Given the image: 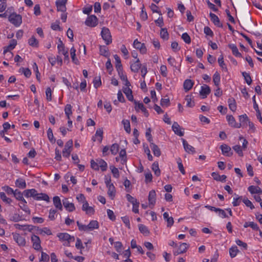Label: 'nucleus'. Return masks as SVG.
<instances>
[{
	"instance_id": "obj_1",
	"label": "nucleus",
	"mask_w": 262,
	"mask_h": 262,
	"mask_svg": "<svg viewBox=\"0 0 262 262\" xmlns=\"http://www.w3.org/2000/svg\"><path fill=\"white\" fill-rule=\"evenodd\" d=\"M9 21L16 27H18L22 23V17L19 14L11 13L8 17Z\"/></svg>"
},
{
	"instance_id": "obj_2",
	"label": "nucleus",
	"mask_w": 262,
	"mask_h": 262,
	"mask_svg": "<svg viewBox=\"0 0 262 262\" xmlns=\"http://www.w3.org/2000/svg\"><path fill=\"white\" fill-rule=\"evenodd\" d=\"M101 35L106 45H109L112 42L111 32L107 28L103 27L102 29Z\"/></svg>"
},
{
	"instance_id": "obj_3",
	"label": "nucleus",
	"mask_w": 262,
	"mask_h": 262,
	"mask_svg": "<svg viewBox=\"0 0 262 262\" xmlns=\"http://www.w3.org/2000/svg\"><path fill=\"white\" fill-rule=\"evenodd\" d=\"M85 24L89 27H94L98 24V18L94 15H90L86 19Z\"/></svg>"
},
{
	"instance_id": "obj_4",
	"label": "nucleus",
	"mask_w": 262,
	"mask_h": 262,
	"mask_svg": "<svg viewBox=\"0 0 262 262\" xmlns=\"http://www.w3.org/2000/svg\"><path fill=\"white\" fill-rule=\"evenodd\" d=\"M31 241L33 243V247L36 250H40L41 249V246L40 245L41 241L39 237L36 235H32L31 236Z\"/></svg>"
},
{
	"instance_id": "obj_5",
	"label": "nucleus",
	"mask_w": 262,
	"mask_h": 262,
	"mask_svg": "<svg viewBox=\"0 0 262 262\" xmlns=\"http://www.w3.org/2000/svg\"><path fill=\"white\" fill-rule=\"evenodd\" d=\"M73 146V141L72 140H69L66 144L64 148L62 151V155L63 157L68 158L71 154V150L70 149Z\"/></svg>"
},
{
	"instance_id": "obj_6",
	"label": "nucleus",
	"mask_w": 262,
	"mask_h": 262,
	"mask_svg": "<svg viewBox=\"0 0 262 262\" xmlns=\"http://www.w3.org/2000/svg\"><path fill=\"white\" fill-rule=\"evenodd\" d=\"M60 240L62 241H68L69 243L74 241V236H71L67 233H60L57 235Z\"/></svg>"
},
{
	"instance_id": "obj_7",
	"label": "nucleus",
	"mask_w": 262,
	"mask_h": 262,
	"mask_svg": "<svg viewBox=\"0 0 262 262\" xmlns=\"http://www.w3.org/2000/svg\"><path fill=\"white\" fill-rule=\"evenodd\" d=\"M220 148L222 150V154L228 157H230L233 155L230 147L227 144H223L221 145Z\"/></svg>"
},
{
	"instance_id": "obj_8",
	"label": "nucleus",
	"mask_w": 262,
	"mask_h": 262,
	"mask_svg": "<svg viewBox=\"0 0 262 262\" xmlns=\"http://www.w3.org/2000/svg\"><path fill=\"white\" fill-rule=\"evenodd\" d=\"M134 46L137 49H139L142 54H144L146 52V48L144 43H141L138 39H136L134 41Z\"/></svg>"
},
{
	"instance_id": "obj_9",
	"label": "nucleus",
	"mask_w": 262,
	"mask_h": 262,
	"mask_svg": "<svg viewBox=\"0 0 262 262\" xmlns=\"http://www.w3.org/2000/svg\"><path fill=\"white\" fill-rule=\"evenodd\" d=\"M62 203L64 208L69 212H72L75 210L74 204L72 203H70L68 199L63 200Z\"/></svg>"
},
{
	"instance_id": "obj_10",
	"label": "nucleus",
	"mask_w": 262,
	"mask_h": 262,
	"mask_svg": "<svg viewBox=\"0 0 262 262\" xmlns=\"http://www.w3.org/2000/svg\"><path fill=\"white\" fill-rule=\"evenodd\" d=\"M209 16L210 17L211 20L213 22L214 25L218 27H223V25L221 23L220 19L217 15L211 12L209 14Z\"/></svg>"
},
{
	"instance_id": "obj_11",
	"label": "nucleus",
	"mask_w": 262,
	"mask_h": 262,
	"mask_svg": "<svg viewBox=\"0 0 262 262\" xmlns=\"http://www.w3.org/2000/svg\"><path fill=\"white\" fill-rule=\"evenodd\" d=\"M226 117L228 121V123L231 126L235 128H239L241 126V123H236L233 116L228 115Z\"/></svg>"
},
{
	"instance_id": "obj_12",
	"label": "nucleus",
	"mask_w": 262,
	"mask_h": 262,
	"mask_svg": "<svg viewBox=\"0 0 262 262\" xmlns=\"http://www.w3.org/2000/svg\"><path fill=\"white\" fill-rule=\"evenodd\" d=\"M134 103L136 105L135 109L138 111V109H140L144 113L145 117H147L149 115L148 112L146 108L144 107L142 103H140L137 101H134Z\"/></svg>"
},
{
	"instance_id": "obj_13",
	"label": "nucleus",
	"mask_w": 262,
	"mask_h": 262,
	"mask_svg": "<svg viewBox=\"0 0 262 262\" xmlns=\"http://www.w3.org/2000/svg\"><path fill=\"white\" fill-rule=\"evenodd\" d=\"M210 92L211 90L209 86L207 85H204L201 86L200 94L202 96L203 98H205L210 94Z\"/></svg>"
},
{
	"instance_id": "obj_14",
	"label": "nucleus",
	"mask_w": 262,
	"mask_h": 262,
	"mask_svg": "<svg viewBox=\"0 0 262 262\" xmlns=\"http://www.w3.org/2000/svg\"><path fill=\"white\" fill-rule=\"evenodd\" d=\"M13 238L19 246H25L26 245V240L25 238L20 236L19 234L13 235Z\"/></svg>"
},
{
	"instance_id": "obj_15",
	"label": "nucleus",
	"mask_w": 262,
	"mask_h": 262,
	"mask_svg": "<svg viewBox=\"0 0 262 262\" xmlns=\"http://www.w3.org/2000/svg\"><path fill=\"white\" fill-rule=\"evenodd\" d=\"M182 140L183 142V144L185 150L187 152H188L189 154L195 153V151L194 148L193 146L188 144L187 142L185 139H182Z\"/></svg>"
},
{
	"instance_id": "obj_16",
	"label": "nucleus",
	"mask_w": 262,
	"mask_h": 262,
	"mask_svg": "<svg viewBox=\"0 0 262 262\" xmlns=\"http://www.w3.org/2000/svg\"><path fill=\"white\" fill-rule=\"evenodd\" d=\"M24 195L27 198L32 197L36 200L38 193L35 189H27L24 192Z\"/></svg>"
},
{
	"instance_id": "obj_17",
	"label": "nucleus",
	"mask_w": 262,
	"mask_h": 262,
	"mask_svg": "<svg viewBox=\"0 0 262 262\" xmlns=\"http://www.w3.org/2000/svg\"><path fill=\"white\" fill-rule=\"evenodd\" d=\"M141 67V64L140 63L139 59H137L134 63L130 64V70L134 73L138 72Z\"/></svg>"
},
{
	"instance_id": "obj_18",
	"label": "nucleus",
	"mask_w": 262,
	"mask_h": 262,
	"mask_svg": "<svg viewBox=\"0 0 262 262\" xmlns=\"http://www.w3.org/2000/svg\"><path fill=\"white\" fill-rule=\"evenodd\" d=\"M172 130L176 134L182 137L184 135V132L181 130L180 126L179 124L174 122L172 126Z\"/></svg>"
},
{
	"instance_id": "obj_19",
	"label": "nucleus",
	"mask_w": 262,
	"mask_h": 262,
	"mask_svg": "<svg viewBox=\"0 0 262 262\" xmlns=\"http://www.w3.org/2000/svg\"><path fill=\"white\" fill-rule=\"evenodd\" d=\"M156 193L154 190L149 191L148 195V201L149 205H154L156 203Z\"/></svg>"
},
{
	"instance_id": "obj_20",
	"label": "nucleus",
	"mask_w": 262,
	"mask_h": 262,
	"mask_svg": "<svg viewBox=\"0 0 262 262\" xmlns=\"http://www.w3.org/2000/svg\"><path fill=\"white\" fill-rule=\"evenodd\" d=\"M106 187L108 188L107 194L108 196L111 198L112 200H113L116 193V189L115 186H114L113 184H111V185Z\"/></svg>"
},
{
	"instance_id": "obj_21",
	"label": "nucleus",
	"mask_w": 262,
	"mask_h": 262,
	"mask_svg": "<svg viewBox=\"0 0 262 262\" xmlns=\"http://www.w3.org/2000/svg\"><path fill=\"white\" fill-rule=\"evenodd\" d=\"M99 227L98 222L96 220L91 221L88 225V229L89 231H92L94 229H98Z\"/></svg>"
},
{
	"instance_id": "obj_22",
	"label": "nucleus",
	"mask_w": 262,
	"mask_h": 262,
	"mask_svg": "<svg viewBox=\"0 0 262 262\" xmlns=\"http://www.w3.org/2000/svg\"><path fill=\"white\" fill-rule=\"evenodd\" d=\"M193 82L190 79H186L183 83L184 89L185 92L189 91L193 85Z\"/></svg>"
},
{
	"instance_id": "obj_23",
	"label": "nucleus",
	"mask_w": 262,
	"mask_h": 262,
	"mask_svg": "<svg viewBox=\"0 0 262 262\" xmlns=\"http://www.w3.org/2000/svg\"><path fill=\"white\" fill-rule=\"evenodd\" d=\"M150 148L154 153V155L155 156L159 157L161 155V150L159 147L154 144V143H151L150 144Z\"/></svg>"
},
{
	"instance_id": "obj_24",
	"label": "nucleus",
	"mask_w": 262,
	"mask_h": 262,
	"mask_svg": "<svg viewBox=\"0 0 262 262\" xmlns=\"http://www.w3.org/2000/svg\"><path fill=\"white\" fill-rule=\"evenodd\" d=\"M53 204L55 207L59 209L60 210H62V206L61 203L60 199L58 196H55L53 199Z\"/></svg>"
},
{
	"instance_id": "obj_25",
	"label": "nucleus",
	"mask_w": 262,
	"mask_h": 262,
	"mask_svg": "<svg viewBox=\"0 0 262 262\" xmlns=\"http://www.w3.org/2000/svg\"><path fill=\"white\" fill-rule=\"evenodd\" d=\"M213 179L217 181L225 182L227 177L225 175L220 176L217 172H213L211 173Z\"/></svg>"
},
{
	"instance_id": "obj_26",
	"label": "nucleus",
	"mask_w": 262,
	"mask_h": 262,
	"mask_svg": "<svg viewBox=\"0 0 262 262\" xmlns=\"http://www.w3.org/2000/svg\"><path fill=\"white\" fill-rule=\"evenodd\" d=\"M248 190L252 194L254 193H258L261 194L262 193V190L260 187L258 186H255L253 185L250 186L248 188Z\"/></svg>"
},
{
	"instance_id": "obj_27",
	"label": "nucleus",
	"mask_w": 262,
	"mask_h": 262,
	"mask_svg": "<svg viewBox=\"0 0 262 262\" xmlns=\"http://www.w3.org/2000/svg\"><path fill=\"white\" fill-rule=\"evenodd\" d=\"M163 217L167 223V226L168 227H170L174 222L173 217L171 216L169 217L167 212L164 213Z\"/></svg>"
},
{
	"instance_id": "obj_28",
	"label": "nucleus",
	"mask_w": 262,
	"mask_h": 262,
	"mask_svg": "<svg viewBox=\"0 0 262 262\" xmlns=\"http://www.w3.org/2000/svg\"><path fill=\"white\" fill-rule=\"evenodd\" d=\"M229 107L232 112H235L236 110V103L235 100L233 98H229L228 100Z\"/></svg>"
},
{
	"instance_id": "obj_29",
	"label": "nucleus",
	"mask_w": 262,
	"mask_h": 262,
	"mask_svg": "<svg viewBox=\"0 0 262 262\" xmlns=\"http://www.w3.org/2000/svg\"><path fill=\"white\" fill-rule=\"evenodd\" d=\"M229 47L231 49L232 54L236 57H242V54L238 52L237 47L234 44L229 45Z\"/></svg>"
},
{
	"instance_id": "obj_30",
	"label": "nucleus",
	"mask_w": 262,
	"mask_h": 262,
	"mask_svg": "<svg viewBox=\"0 0 262 262\" xmlns=\"http://www.w3.org/2000/svg\"><path fill=\"white\" fill-rule=\"evenodd\" d=\"M36 200H43L49 202L50 201V198L47 194L40 193L37 194Z\"/></svg>"
},
{
	"instance_id": "obj_31",
	"label": "nucleus",
	"mask_w": 262,
	"mask_h": 262,
	"mask_svg": "<svg viewBox=\"0 0 262 262\" xmlns=\"http://www.w3.org/2000/svg\"><path fill=\"white\" fill-rule=\"evenodd\" d=\"M114 57L116 61V68L117 71L122 70V65L121 64L120 57L117 55H114Z\"/></svg>"
},
{
	"instance_id": "obj_32",
	"label": "nucleus",
	"mask_w": 262,
	"mask_h": 262,
	"mask_svg": "<svg viewBox=\"0 0 262 262\" xmlns=\"http://www.w3.org/2000/svg\"><path fill=\"white\" fill-rule=\"evenodd\" d=\"M14 226L16 229L21 230L23 231L28 230L29 231H31L32 230V228H31V226L27 225H21L18 224H16L14 225Z\"/></svg>"
},
{
	"instance_id": "obj_33",
	"label": "nucleus",
	"mask_w": 262,
	"mask_h": 262,
	"mask_svg": "<svg viewBox=\"0 0 262 262\" xmlns=\"http://www.w3.org/2000/svg\"><path fill=\"white\" fill-rule=\"evenodd\" d=\"M29 45L32 47L37 48L38 47V41L36 39V38L34 37V36H32L29 40H28Z\"/></svg>"
},
{
	"instance_id": "obj_34",
	"label": "nucleus",
	"mask_w": 262,
	"mask_h": 262,
	"mask_svg": "<svg viewBox=\"0 0 262 262\" xmlns=\"http://www.w3.org/2000/svg\"><path fill=\"white\" fill-rule=\"evenodd\" d=\"M100 53L101 55L106 57L109 56L108 50L107 48L105 46H100L99 48Z\"/></svg>"
},
{
	"instance_id": "obj_35",
	"label": "nucleus",
	"mask_w": 262,
	"mask_h": 262,
	"mask_svg": "<svg viewBox=\"0 0 262 262\" xmlns=\"http://www.w3.org/2000/svg\"><path fill=\"white\" fill-rule=\"evenodd\" d=\"M220 78V74L217 72H216L213 76V82L216 87L219 86Z\"/></svg>"
},
{
	"instance_id": "obj_36",
	"label": "nucleus",
	"mask_w": 262,
	"mask_h": 262,
	"mask_svg": "<svg viewBox=\"0 0 262 262\" xmlns=\"http://www.w3.org/2000/svg\"><path fill=\"white\" fill-rule=\"evenodd\" d=\"M15 185L17 187L20 188H25L26 187V183L24 180L23 179H18L15 182Z\"/></svg>"
},
{
	"instance_id": "obj_37",
	"label": "nucleus",
	"mask_w": 262,
	"mask_h": 262,
	"mask_svg": "<svg viewBox=\"0 0 262 262\" xmlns=\"http://www.w3.org/2000/svg\"><path fill=\"white\" fill-rule=\"evenodd\" d=\"M139 229L140 231L145 236H147L149 234V231L146 226L143 224L139 225Z\"/></svg>"
},
{
	"instance_id": "obj_38",
	"label": "nucleus",
	"mask_w": 262,
	"mask_h": 262,
	"mask_svg": "<svg viewBox=\"0 0 262 262\" xmlns=\"http://www.w3.org/2000/svg\"><path fill=\"white\" fill-rule=\"evenodd\" d=\"M234 195L236 196L235 198H233V201L232 202V204L233 206H239L241 201H243V197L242 196H238L236 194H234Z\"/></svg>"
},
{
	"instance_id": "obj_39",
	"label": "nucleus",
	"mask_w": 262,
	"mask_h": 262,
	"mask_svg": "<svg viewBox=\"0 0 262 262\" xmlns=\"http://www.w3.org/2000/svg\"><path fill=\"white\" fill-rule=\"evenodd\" d=\"M152 170L154 171L155 175L157 176H159L160 175L161 171L157 162H155L152 164Z\"/></svg>"
},
{
	"instance_id": "obj_40",
	"label": "nucleus",
	"mask_w": 262,
	"mask_h": 262,
	"mask_svg": "<svg viewBox=\"0 0 262 262\" xmlns=\"http://www.w3.org/2000/svg\"><path fill=\"white\" fill-rule=\"evenodd\" d=\"M238 252L239 250L236 246H233L229 249V254L231 258L235 257Z\"/></svg>"
},
{
	"instance_id": "obj_41",
	"label": "nucleus",
	"mask_w": 262,
	"mask_h": 262,
	"mask_svg": "<svg viewBox=\"0 0 262 262\" xmlns=\"http://www.w3.org/2000/svg\"><path fill=\"white\" fill-rule=\"evenodd\" d=\"M13 195L17 200L21 201L24 203H27L26 200L23 198V194L20 191H18L17 190H15Z\"/></svg>"
},
{
	"instance_id": "obj_42",
	"label": "nucleus",
	"mask_w": 262,
	"mask_h": 262,
	"mask_svg": "<svg viewBox=\"0 0 262 262\" xmlns=\"http://www.w3.org/2000/svg\"><path fill=\"white\" fill-rule=\"evenodd\" d=\"M160 36L162 38L165 40H168L169 38V34L166 28H162L160 32Z\"/></svg>"
},
{
	"instance_id": "obj_43",
	"label": "nucleus",
	"mask_w": 262,
	"mask_h": 262,
	"mask_svg": "<svg viewBox=\"0 0 262 262\" xmlns=\"http://www.w3.org/2000/svg\"><path fill=\"white\" fill-rule=\"evenodd\" d=\"M47 136L49 141L52 143H54L56 141L54 137L52 129L49 128L47 130Z\"/></svg>"
},
{
	"instance_id": "obj_44",
	"label": "nucleus",
	"mask_w": 262,
	"mask_h": 262,
	"mask_svg": "<svg viewBox=\"0 0 262 262\" xmlns=\"http://www.w3.org/2000/svg\"><path fill=\"white\" fill-rule=\"evenodd\" d=\"M76 50L74 47H72L71 49V56L73 62L75 64H78L79 61L78 59L76 57Z\"/></svg>"
},
{
	"instance_id": "obj_45",
	"label": "nucleus",
	"mask_w": 262,
	"mask_h": 262,
	"mask_svg": "<svg viewBox=\"0 0 262 262\" xmlns=\"http://www.w3.org/2000/svg\"><path fill=\"white\" fill-rule=\"evenodd\" d=\"M97 162H98L99 164V167H100L102 170V171H104L106 170L107 164L103 160L100 159L99 160H97Z\"/></svg>"
},
{
	"instance_id": "obj_46",
	"label": "nucleus",
	"mask_w": 262,
	"mask_h": 262,
	"mask_svg": "<svg viewBox=\"0 0 262 262\" xmlns=\"http://www.w3.org/2000/svg\"><path fill=\"white\" fill-rule=\"evenodd\" d=\"M124 128L127 133H130V122L128 120H123L122 121Z\"/></svg>"
},
{
	"instance_id": "obj_47",
	"label": "nucleus",
	"mask_w": 262,
	"mask_h": 262,
	"mask_svg": "<svg viewBox=\"0 0 262 262\" xmlns=\"http://www.w3.org/2000/svg\"><path fill=\"white\" fill-rule=\"evenodd\" d=\"M59 43L58 45L57 48L58 50V52L59 53H65L66 54V52L68 51L65 50L64 44L60 39L59 40Z\"/></svg>"
},
{
	"instance_id": "obj_48",
	"label": "nucleus",
	"mask_w": 262,
	"mask_h": 262,
	"mask_svg": "<svg viewBox=\"0 0 262 262\" xmlns=\"http://www.w3.org/2000/svg\"><path fill=\"white\" fill-rule=\"evenodd\" d=\"M65 114L68 119H70V116L72 114V106L71 104H67L64 108Z\"/></svg>"
},
{
	"instance_id": "obj_49",
	"label": "nucleus",
	"mask_w": 262,
	"mask_h": 262,
	"mask_svg": "<svg viewBox=\"0 0 262 262\" xmlns=\"http://www.w3.org/2000/svg\"><path fill=\"white\" fill-rule=\"evenodd\" d=\"M119 149V145L117 143H114L111 146L110 150H111L112 154L115 155L118 152Z\"/></svg>"
},
{
	"instance_id": "obj_50",
	"label": "nucleus",
	"mask_w": 262,
	"mask_h": 262,
	"mask_svg": "<svg viewBox=\"0 0 262 262\" xmlns=\"http://www.w3.org/2000/svg\"><path fill=\"white\" fill-rule=\"evenodd\" d=\"M242 75L243 77H244V79L246 82V83L248 85H250L252 83V79L249 75V74L246 73V72H244L242 73Z\"/></svg>"
},
{
	"instance_id": "obj_51",
	"label": "nucleus",
	"mask_w": 262,
	"mask_h": 262,
	"mask_svg": "<svg viewBox=\"0 0 262 262\" xmlns=\"http://www.w3.org/2000/svg\"><path fill=\"white\" fill-rule=\"evenodd\" d=\"M50 259V257L48 254L42 251L41 253V257L39 259L40 261L43 262H49Z\"/></svg>"
},
{
	"instance_id": "obj_52",
	"label": "nucleus",
	"mask_w": 262,
	"mask_h": 262,
	"mask_svg": "<svg viewBox=\"0 0 262 262\" xmlns=\"http://www.w3.org/2000/svg\"><path fill=\"white\" fill-rule=\"evenodd\" d=\"M33 69L34 71L35 72L36 79H37V80L38 81H40V74L39 72L37 65L35 62H34L33 64Z\"/></svg>"
},
{
	"instance_id": "obj_53",
	"label": "nucleus",
	"mask_w": 262,
	"mask_h": 262,
	"mask_svg": "<svg viewBox=\"0 0 262 262\" xmlns=\"http://www.w3.org/2000/svg\"><path fill=\"white\" fill-rule=\"evenodd\" d=\"M177 163L179 170L183 174H184L185 173V171L180 158H179L177 160Z\"/></svg>"
},
{
	"instance_id": "obj_54",
	"label": "nucleus",
	"mask_w": 262,
	"mask_h": 262,
	"mask_svg": "<svg viewBox=\"0 0 262 262\" xmlns=\"http://www.w3.org/2000/svg\"><path fill=\"white\" fill-rule=\"evenodd\" d=\"M243 202L247 207H250L251 209H253L254 208V206L252 203V202L247 198H244L243 200Z\"/></svg>"
},
{
	"instance_id": "obj_55",
	"label": "nucleus",
	"mask_w": 262,
	"mask_h": 262,
	"mask_svg": "<svg viewBox=\"0 0 262 262\" xmlns=\"http://www.w3.org/2000/svg\"><path fill=\"white\" fill-rule=\"evenodd\" d=\"M218 62L220 64V66L223 69H225L226 70H227V67L226 66L225 63L224 61V57L222 55H221L220 57L218 59Z\"/></svg>"
},
{
	"instance_id": "obj_56",
	"label": "nucleus",
	"mask_w": 262,
	"mask_h": 262,
	"mask_svg": "<svg viewBox=\"0 0 262 262\" xmlns=\"http://www.w3.org/2000/svg\"><path fill=\"white\" fill-rule=\"evenodd\" d=\"M239 117L240 121L239 123H241V125L242 124L244 125L245 123H247L249 121L248 116L246 114L241 115Z\"/></svg>"
},
{
	"instance_id": "obj_57",
	"label": "nucleus",
	"mask_w": 262,
	"mask_h": 262,
	"mask_svg": "<svg viewBox=\"0 0 262 262\" xmlns=\"http://www.w3.org/2000/svg\"><path fill=\"white\" fill-rule=\"evenodd\" d=\"M110 169H111L112 172L113 174V176L115 178H118L119 177V172L118 168H116L114 166H111Z\"/></svg>"
},
{
	"instance_id": "obj_58",
	"label": "nucleus",
	"mask_w": 262,
	"mask_h": 262,
	"mask_svg": "<svg viewBox=\"0 0 262 262\" xmlns=\"http://www.w3.org/2000/svg\"><path fill=\"white\" fill-rule=\"evenodd\" d=\"M181 37L186 43L189 44L191 42V38L188 33H184L182 34Z\"/></svg>"
},
{
	"instance_id": "obj_59",
	"label": "nucleus",
	"mask_w": 262,
	"mask_h": 262,
	"mask_svg": "<svg viewBox=\"0 0 262 262\" xmlns=\"http://www.w3.org/2000/svg\"><path fill=\"white\" fill-rule=\"evenodd\" d=\"M185 100L187 102V106L189 107H192L194 105V102L191 100L190 96L187 95L186 96Z\"/></svg>"
},
{
	"instance_id": "obj_60",
	"label": "nucleus",
	"mask_w": 262,
	"mask_h": 262,
	"mask_svg": "<svg viewBox=\"0 0 262 262\" xmlns=\"http://www.w3.org/2000/svg\"><path fill=\"white\" fill-rule=\"evenodd\" d=\"M0 196L3 201L6 202L8 204H10L12 202L11 199L7 198L5 193L3 192L0 193Z\"/></svg>"
},
{
	"instance_id": "obj_61",
	"label": "nucleus",
	"mask_w": 262,
	"mask_h": 262,
	"mask_svg": "<svg viewBox=\"0 0 262 262\" xmlns=\"http://www.w3.org/2000/svg\"><path fill=\"white\" fill-rule=\"evenodd\" d=\"M233 149L238 154L239 156H243V152L240 145H235L233 147Z\"/></svg>"
},
{
	"instance_id": "obj_62",
	"label": "nucleus",
	"mask_w": 262,
	"mask_h": 262,
	"mask_svg": "<svg viewBox=\"0 0 262 262\" xmlns=\"http://www.w3.org/2000/svg\"><path fill=\"white\" fill-rule=\"evenodd\" d=\"M93 83L94 87L96 89L100 86L101 85L100 77H95L93 80Z\"/></svg>"
},
{
	"instance_id": "obj_63",
	"label": "nucleus",
	"mask_w": 262,
	"mask_h": 262,
	"mask_svg": "<svg viewBox=\"0 0 262 262\" xmlns=\"http://www.w3.org/2000/svg\"><path fill=\"white\" fill-rule=\"evenodd\" d=\"M126 197L127 201L128 202H130L133 204V205L138 202L136 199L134 198L131 195H130L129 194H127L126 195Z\"/></svg>"
},
{
	"instance_id": "obj_64",
	"label": "nucleus",
	"mask_w": 262,
	"mask_h": 262,
	"mask_svg": "<svg viewBox=\"0 0 262 262\" xmlns=\"http://www.w3.org/2000/svg\"><path fill=\"white\" fill-rule=\"evenodd\" d=\"M17 45V41L15 39H12L10 41V43L7 47V49L9 50L13 49Z\"/></svg>"
}]
</instances>
